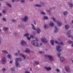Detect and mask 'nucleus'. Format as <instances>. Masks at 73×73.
<instances>
[{"label":"nucleus","instance_id":"obj_1","mask_svg":"<svg viewBox=\"0 0 73 73\" xmlns=\"http://www.w3.org/2000/svg\"><path fill=\"white\" fill-rule=\"evenodd\" d=\"M56 49L58 53L57 54L58 57H60L61 55V53H60L63 49H61V46L60 45H56Z\"/></svg>","mask_w":73,"mask_h":73},{"label":"nucleus","instance_id":"obj_2","mask_svg":"<svg viewBox=\"0 0 73 73\" xmlns=\"http://www.w3.org/2000/svg\"><path fill=\"white\" fill-rule=\"evenodd\" d=\"M22 60V59L21 58H15V61L16 62L15 65H16V67H18V68L21 67V65L19 63L18 61H21Z\"/></svg>","mask_w":73,"mask_h":73},{"label":"nucleus","instance_id":"obj_3","mask_svg":"<svg viewBox=\"0 0 73 73\" xmlns=\"http://www.w3.org/2000/svg\"><path fill=\"white\" fill-rule=\"evenodd\" d=\"M40 4H36L34 5V7H38V8H41V7H44L45 6V3L43 2L40 1Z\"/></svg>","mask_w":73,"mask_h":73},{"label":"nucleus","instance_id":"obj_4","mask_svg":"<svg viewBox=\"0 0 73 73\" xmlns=\"http://www.w3.org/2000/svg\"><path fill=\"white\" fill-rule=\"evenodd\" d=\"M51 19L53 20L54 22H56L57 23V25L58 27H61L62 25V23L59 21H56V19L54 17H51Z\"/></svg>","mask_w":73,"mask_h":73},{"label":"nucleus","instance_id":"obj_5","mask_svg":"<svg viewBox=\"0 0 73 73\" xmlns=\"http://www.w3.org/2000/svg\"><path fill=\"white\" fill-rule=\"evenodd\" d=\"M1 62L3 65H5L7 62V58L5 56L2 57Z\"/></svg>","mask_w":73,"mask_h":73},{"label":"nucleus","instance_id":"obj_6","mask_svg":"<svg viewBox=\"0 0 73 73\" xmlns=\"http://www.w3.org/2000/svg\"><path fill=\"white\" fill-rule=\"evenodd\" d=\"M32 44L34 46L36 47H40V46L38 45V43L36 40H33L32 41Z\"/></svg>","mask_w":73,"mask_h":73},{"label":"nucleus","instance_id":"obj_7","mask_svg":"<svg viewBox=\"0 0 73 73\" xmlns=\"http://www.w3.org/2000/svg\"><path fill=\"white\" fill-rule=\"evenodd\" d=\"M45 57L46 58H49V60L51 61H53V60H54V58H53L52 55H45Z\"/></svg>","mask_w":73,"mask_h":73},{"label":"nucleus","instance_id":"obj_8","mask_svg":"<svg viewBox=\"0 0 73 73\" xmlns=\"http://www.w3.org/2000/svg\"><path fill=\"white\" fill-rule=\"evenodd\" d=\"M21 44L22 46H25L27 45V42L23 40L21 41Z\"/></svg>","mask_w":73,"mask_h":73},{"label":"nucleus","instance_id":"obj_9","mask_svg":"<svg viewBox=\"0 0 73 73\" xmlns=\"http://www.w3.org/2000/svg\"><path fill=\"white\" fill-rule=\"evenodd\" d=\"M21 20L23 21H24L26 23L28 20V17L27 16H25L24 18H21Z\"/></svg>","mask_w":73,"mask_h":73},{"label":"nucleus","instance_id":"obj_10","mask_svg":"<svg viewBox=\"0 0 73 73\" xmlns=\"http://www.w3.org/2000/svg\"><path fill=\"white\" fill-rule=\"evenodd\" d=\"M65 70L67 72H70V67L69 66H65Z\"/></svg>","mask_w":73,"mask_h":73},{"label":"nucleus","instance_id":"obj_11","mask_svg":"<svg viewBox=\"0 0 73 73\" xmlns=\"http://www.w3.org/2000/svg\"><path fill=\"white\" fill-rule=\"evenodd\" d=\"M41 40H42V41L43 43H45V44H46V43H47V42H48V40L45 38H42L41 39Z\"/></svg>","mask_w":73,"mask_h":73},{"label":"nucleus","instance_id":"obj_12","mask_svg":"<svg viewBox=\"0 0 73 73\" xmlns=\"http://www.w3.org/2000/svg\"><path fill=\"white\" fill-rule=\"evenodd\" d=\"M44 69L46 70L47 71H49L50 70H52V68L49 67H48L46 66H44Z\"/></svg>","mask_w":73,"mask_h":73},{"label":"nucleus","instance_id":"obj_13","mask_svg":"<svg viewBox=\"0 0 73 73\" xmlns=\"http://www.w3.org/2000/svg\"><path fill=\"white\" fill-rule=\"evenodd\" d=\"M59 59L61 62H63L65 61V58L63 57H60Z\"/></svg>","mask_w":73,"mask_h":73},{"label":"nucleus","instance_id":"obj_14","mask_svg":"<svg viewBox=\"0 0 73 73\" xmlns=\"http://www.w3.org/2000/svg\"><path fill=\"white\" fill-rule=\"evenodd\" d=\"M58 31V28H57L56 26H55V29L54 31V33H57Z\"/></svg>","mask_w":73,"mask_h":73},{"label":"nucleus","instance_id":"obj_15","mask_svg":"<svg viewBox=\"0 0 73 73\" xmlns=\"http://www.w3.org/2000/svg\"><path fill=\"white\" fill-rule=\"evenodd\" d=\"M37 34H40L41 33V30L40 28H37L36 30Z\"/></svg>","mask_w":73,"mask_h":73},{"label":"nucleus","instance_id":"obj_16","mask_svg":"<svg viewBox=\"0 0 73 73\" xmlns=\"http://www.w3.org/2000/svg\"><path fill=\"white\" fill-rule=\"evenodd\" d=\"M25 53H30V50L28 48H26V50L25 51Z\"/></svg>","mask_w":73,"mask_h":73},{"label":"nucleus","instance_id":"obj_17","mask_svg":"<svg viewBox=\"0 0 73 73\" xmlns=\"http://www.w3.org/2000/svg\"><path fill=\"white\" fill-rule=\"evenodd\" d=\"M66 34L67 35H70V34H71V30H70L68 31V32L66 33Z\"/></svg>","mask_w":73,"mask_h":73},{"label":"nucleus","instance_id":"obj_18","mask_svg":"<svg viewBox=\"0 0 73 73\" xmlns=\"http://www.w3.org/2000/svg\"><path fill=\"white\" fill-rule=\"evenodd\" d=\"M65 28L66 29H69V28H70V26L68 25H65Z\"/></svg>","mask_w":73,"mask_h":73},{"label":"nucleus","instance_id":"obj_19","mask_svg":"<svg viewBox=\"0 0 73 73\" xmlns=\"http://www.w3.org/2000/svg\"><path fill=\"white\" fill-rule=\"evenodd\" d=\"M3 31H8L9 30V29H8V27H4L3 28Z\"/></svg>","mask_w":73,"mask_h":73},{"label":"nucleus","instance_id":"obj_20","mask_svg":"<svg viewBox=\"0 0 73 73\" xmlns=\"http://www.w3.org/2000/svg\"><path fill=\"white\" fill-rule=\"evenodd\" d=\"M68 5H69L70 7V8H73V4L72 3H70L69 4V2L68 3Z\"/></svg>","mask_w":73,"mask_h":73},{"label":"nucleus","instance_id":"obj_21","mask_svg":"<svg viewBox=\"0 0 73 73\" xmlns=\"http://www.w3.org/2000/svg\"><path fill=\"white\" fill-rule=\"evenodd\" d=\"M43 19L44 20H48L49 18L46 16H44V17Z\"/></svg>","mask_w":73,"mask_h":73},{"label":"nucleus","instance_id":"obj_22","mask_svg":"<svg viewBox=\"0 0 73 73\" xmlns=\"http://www.w3.org/2000/svg\"><path fill=\"white\" fill-rule=\"evenodd\" d=\"M2 52L3 53H6V54H8V52L6 50H3L2 51Z\"/></svg>","mask_w":73,"mask_h":73},{"label":"nucleus","instance_id":"obj_23","mask_svg":"<svg viewBox=\"0 0 73 73\" xmlns=\"http://www.w3.org/2000/svg\"><path fill=\"white\" fill-rule=\"evenodd\" d=\"M7 57H8V58L10 60H11L12 59V56H11V54L8 55L7 56Z\"/></svg>","mask_w":73,"mask_h":73},{"label":"nucleus","instance_id":"obj_24","mask_svg":"<svg viewBox=\"0 0 73 73\" xmlns=\"http://www.w3.org/2000/svg\"><path fill=\"white\" fill-rule=\"evenodd\" d=\"M40 14L42 15H46V13L43 11H42L40 12Z\"/></svg>","mask_w":73,"mask_h":73},{"label":"nucleus","instance_id":"obj_25","mask_svg":"<svg viewBox=\"0 0 73 73\" xmlns=\"http://www.w3.org/2000/svg\"><path fill=\"white\" fill-rule=\"evenodd\" d=\"M50 27H53L54 26V24L52 22L50 23Z\"/></svg>","mask_w":73,"mask_h":73},{"label":"nucleus","instance_id":"obj_26","mask_svg":"<svg viewBox=\"0 0 73 73\" xmlns=\"http://www.w3.org/2000/svg\"><path fill=\"white\" fill-rule=\"evenodd\" d=\"M29 35V34L28 33H26L24 35V36L25 37H28V36Z\"/></svg>","mask_w":73,"mask_h":73},{"label":"nucleus","instance_id":"obj_27","mask_svg":"<svg viewBox=\"0 0 73 73\" xmlns=\"http://www.w3.org/2000/svg\"><path fill=\"white\" fill-rule=\"evenodd\" d=\"M51 43L52 44V45L53 46L54 45V40H50Z\"/></svg>","mask_w":73,"mask_h":73},{"label":"nucleus","instance_id":"obj_28","mask_svg":"<svg viewBox=\"0 0 73 73\" xmlns=\"http://www.w3.org/2000/svg\"><path fill=\"white\" fill-rule=\"evenodd\" d=\"M6 4L7 6H8V7H9L10 8H12V5H11L9 4L8 3H6Z\"/></svg>","mask_w":73,"mask_h":73},{"label":"nucleus","instance_id":"obj_29","mask_svg":"<svg viewBox=\"0 0 73 73\" xmlns=\"http://www.w3.org/2000/svg\"><path fill=\"white\" fill-rule=\"evenodd\" d=\"M18 27L19 28H24V27H23V26L22 25H19Z\"/></svg>","mask_w":73,"mask_h":73},{"label":"nucleus","instance_id":"obj_30","mask_svg":"<svg viewBox=\"0 0 73 73\" xmlns=\"http://www.w3.org/2000/svg\"><path fill=\"white\" fill-rule=\"evenodd\" d=\"M68 42L70 44H72L73 43V42L71 40H68Z\"/></svg>","mask_w":73,"mask_h":73},{"label":"nucleus","instance_id":"obj_31","mask_svg":"<svg viewBox=\"0 0 73 73\" xmlns=\"http://www.w3.org/2000/svg\"><path fill=\"white\" fill-rule=\"evenodd\" d=\"M64 16H66L68 15V12L67 11H66L64 12Z\"/></svg>","mask_w":73,"mask_h":73},{"label":"nucleus","instance_id":"obj_32","mask_svg":"<svg viewBox=\"0 0 73 73\" xmlns=\"http://www.w3.org/2000/svg\"><path fill=\"white\" fill-rule=\"evenodd\" d=\"M68 38L69 37H71V38L72 39V40L73 41V36L72 35H68Z\"/></svg>","mask_w":73,"mask_h":73},{"label":"nucleus","instance_id":"obj_33","mask_svg":"<svg viewBox=\"0 0 73 73\" xmlns=\"http://www.w3.org/2000/svg\"><path fill=\"white\" fill-rule=\"evenodd\" d=\"M2 20L5 22H6V21H7V20L4 17H3L2 18Z\"/></svg>","mask_w":73,"mask_h":73},{"label":"nucleus","instance_id":"obj_34","mask_svg":"<svg viewBox=\"0 0 73 73\" xmlns=\"http://www.w3.org/2000/svg\"><path fill=\"white\" fill-rule=\"evenodd\" d=\"M39 53H40V54H43L44 53H45V52H42V51H39Z\"/></svg>","mask_w":73,"mask_h":73},{"label":"nucleus","instance_id":"obj_35","mask_svg":"<svg viewBox=\"0 0 73 73\" xmlns=\"http://www.w3.org/2000/svg\"><path fill=\"white\" fill-rule=\"evenodd\" d=\"M55 42L56 44H58V45L60 44V43H59L58 41H57V40H55Z\"/></svg>","mask_w":73,"mask_h":73},{"label":"nucleus","instance_id":"obj_36","mask_svg":"<svg viewBox=\"0 0 73 73\" xmlns=\"http://www.w3.org/2000/svg\"><path fill=\"white\" fill-rule=\"evenodd\" d=\"M59 45H64V43L62 42H60V43Z\"/></svg>","mask_w":73,"mask_h":73},{"label":"nucleus","instance_id":"obj_37","mask_svg":"<svg viewBox=\"0 0 73 73\" xmlns=\"http://www.w3.org/2000/svg\"><path fill=\"white\" fill-rule=\"evenodd\" d=\"M44 28L45 29L47 28V26H46V25H44Z\"/></svg>","mask_w":73,"mask_h":73},{"label":"nucleus","instance_id":"obj_38","mask_svg":"<svg viewBox=\"0 0 73 73\" xmlns=\"http://www.w3.org/2000/svg\"><path fill=\"white\" fill-rule=\"evenodd\" d=\"M2 12L3 13L5 14V13H6V11L5 10H3L2 11Z\"/></svg>","mask_w":73,"mask_h":73},{"label":"nucleus","instance_id":"obj_39","mask_svg":"<svg viewBox=\"0 0 73 73\" xmlns=\"http://www.w3.org/2000/svg\"><path fill=\"white\" fill-rule=\"evenodd\" d=\"M27 39L29 41H30V40H31V38H30V37H29V36L27 37Z\"/></svg>","mask_w":73,"mask_h":73},{"label":"nucleus","instance_id":"obj_40","mask_svg":"<svg viewBox=\"0 0 73 73\" xmlns=\"http://www.w3.org/2000/svg\"><path fill=\"white\" fill-rule=\"evenodd\" d=\"M11 70L14 71L15 70V68H11Z\"/></svg>","mask_w":73,"mask_h":73},{"label":"nucleus","instance_id":"obj_41","mask_svg":"<svg viewBox=\"0 0 73 73\" xmlns=\"http://www.w3.org/2000/svg\"><path fill=\"white\" fill-rule=\"evenodd\" d=\"M19 55L21 57H23V56L24 55V54H23V53H20L19 54Z\"/></svg>","mask_w":73,"mask_h":73},{"label":"nucleus","instance_id":"obj_42","mask_svg":"<svg viewBox=\"0 0 73 73\" xmlns=\"http://www.w3.org/2000/svg\"><path fill=\"white\" fill-rule=\"evenodd\" d=\"M12 21V22H13L14 23H15L16 22V21L14 20V19H12L11 20Z\"/></svg>","mask_w":73,"mask_h":73},{"label":"nucleus","instance_id":"obj_43","mask_svg":"<svg viewBox=\"0 0 73 73\" xmlns=\"http://www.w3.org/2000/svg\"><path fill=\"white\" fill-rule=\"evenodd\" d=\"M32 29H33V30H35V31H36V29H35V26L34 27H33L32 28Z\"/></svg>","mask_w":73,"mask_h":73},{"label":"nucleus","instance_id":"obj_44","mask_svg":"<svg viewBox=\"0 0 73 73\" xmlns=\"http://www.w3.org/2000/svg\"><path fill=\"white\" fill-rule=\"evenodd\" d=\"M35 63L36 64V65H38V64H39V62H35Z\"/></svg>","mask_w":73,"mask_h":73},{"label":"nucleus","instance_id":"obj_45","mask_svg":"<svg viewBox=\"0 0 73 73\" xmlns=\"http://www.w3.org/2000/svg\"><path fill=\"white\" fill-rule=\"evenodd\" d=\"M22 57H23V58L24 60H25L26 58L25 57V55H24V54L23 55V56H22Z\"/></svg>","mask_w":73,"mask_h":73},{"label":"nucleus","instance_id":"obj_46","mask_svg":"<svg viewBox=\"0 0 73 73\" xmlns=\"http://www.w3.org/2000/svg\"><path fill=\"white\" fill-rule=\"evenodd\" d=\"M56 70L58 72H60V69H57Z\"/></svg>","mask_w":73,"mask_h":73},{"label":"nucleus","instance_id":"obj_47","mask_svg":"<svg viewBox=\"0 0 73 73\" xmlns=\"http://www.w3.org/2000/svg\"><path fill=\"white\" fill-rule=\"evenodd\" d=\"M21 2L22 3H25V1L24 0H21Z\"/></svg>","mask_w":73,"mask_h":73},{"label":"nucleus","instance_id":"obj_48","mask_svg":"<svg viewBox=\"0 0 73 73\" xmlns=\"http://www.w3.org/2000/svg\"><path fill=\"white\" fill-rule=\"evenodd\" d=\"M19 53H16L15 54V56H18V54H19Z\"/></svg>","mask_w":73,"mask_h":73},{"label":"nucleus","instance_id":"obj_49","mask_svg":"<svg viewBox=\"0 0 73 73\" xmlns=\"http://www.w3.org/2000/svg\"><path fill=\"white\" fill-rule=\"evenodd\" d=\"M6 70V69L5 68H3L2 69V71L3 72H4Z\"/></svg>","mask_w":73,"mask_h":73},{"label":"nucleus","instance_id":"obj_50","mask_svg":"<svg viewBox=\"0 0 73 73\" xmlns=\"http://www.w3.org/2000/svg\"><path fill=\"white\" fill-rule=\"evenodd\" d=\"M10 64H12L13 63V61H12V60H11L10 62H9Z\"/></svg>","mask_w":73,"mask_h":73},{"label":"nucleus","instance_id":"obj_51","mask_svg":"<svg viewBox=\"0 0 73 73\" xmlns=\"http://www.w3.org/2000/svg\"><path fill=\"white\" fill-rule=\"evenodd\" d=\"M33 23L35 24V25H36V22L35 21H33Z\"/></svg>","mask_w":73,"mask_h":73},{"label":"nucleus","instance_id":"obj_52","mask_svg":"<svg viewBox=\"0 0 73 73\" xmlns=\"http://www.w3.org/2000/svg\"><path fill=\"white\" fill-rule=\"evenodd\" d=\"M15 0H12L11 1L12 3H15Z\"/></svg>","mask_w":73,"mask_h":73},{"label":"nucleus","instance_id":"obj_53","mask_svg":"<svg viewBox=\"0 0 73 73\" xmlns=\"http://www.w3.org/2000/svg\"><path fill=\"white\" fill-rule=\"evenodd\" d=\"M40 45H39V46H40H40H41V45H42V43H40Z\"/></svg>","mask_w":73,"mask_h":73},{"label":"nucleus","instance_id":"obj_54","mask_svg":"<svg viewBox=\"0 0 73 73\" xmlns=\"http://www.w3.org/2000/svg\"><path fill=\"white\" fill-rule=\"evenodd\" d=\"M30 37L31 38H33L34 37L33 36V35H30Z\"/></svg>","mask_w":73,"mask_h":73},{"label":"nucleus","instance_id":"obj_55","mask_svg":"<svg viewBox=\"0 0 73 73\" xmlns=\"http://www.w3.org/2000/svg\"><path fill=\"white\" fill-rule=\"evenodd\" d=\"M25 73H30V72H29V71H26L25 72Z\"/></svg>","mask_w":73,"mask_h":73},{"label":"nucleus","instance_id":"obj_56","mask_svg":"<svg viewBox=\"0 0 73 73\" xmlns=\"http://www.w3.org/2000/svg\"><path fill=\"white\" fill-rule=\"evenodd\" d=\"M14 35H17V33H14Z\"/></svg>","mask_w":73,"mask_h":73},{"label":"nucleus","instance_id":"obj_57","mask_svg":"<svg viewBox=\"0 0 73 73\" xmlns=\"http://www.w3.org/2000/svg\"><path fill=\"white\" fill-rule=\"evenodd\" d=\"M31 59H32V60H34L35 59V58L34 57H32L31 58Z\"/></svg>","mask_w":73,"mask_h":73},{"label":"nucleus","instance_id":"obj_58","mask_svg":"<svg viewBox=\"0 0 73 73\" xmlns=\"http://www.w3.org/2000/svg\"><path fill=\"white\" fill-rule=\"evenodd\" d=\"M1 39L0 38V45H1Z\"/></svg>","mask_w":73,"mask_h":73},{"label":"nucleus","instance_id":"obj_59","mask_svg":"<svg viewBox=\"0 0 73 73\" xmlns=\"http://www.w3.org/2000/svg\"><path fill=\"white\" fill-rule=\"evenodd\" d=\"M36 63H35L33 64V66H36Z\"/></svg>","mask_w":73,"mask_h":73},{"label":"nucleus","instance_id":"obj_60","mask_svg":"<svg viewBox=\"0 0 73 73\" xmlns=\"http://www.w3.org/2000/svg\"><path fill=\"white\" fill-rule=\"evenodd\" d=\"M18 53H19V54H20V51H19V50H18Z\"/></svg>","mask_w":73,"mask_h":73},{"label":"nucleus","instance_id":"obj_61","mask_svg":"<svg viewBox=\"0 0 73 73\" xmlns=\"http://www.w3.org/2000/svg\"><path fill=\"white\" fill-rule=\"evenodd\" d=\"M31 25H32V26H33V27H35V26H34V25L32 24H31Z\"/></svg>","mask_w":73,"mask_h":73},{"label":"nucleus","instance_id":"obj_62","mask_svg":"<svg viewBox=\"0 0 73 73\" xmlns=\"http://www.w3.org/2000/svg\"><path fill=\"white\" fill-rule=\"evenodd\" d=\"M47 12H50V10H47Z\"/></svg>","mask_w":73,"mask_h":73},{"label":"nucleus","instance_id":"obj_63","mask_svg":"<svg viewBox=\"0 0 73 73\" xmlns=\"http://www.w3.org/2000/svg\"><path fill=\"white\" fill-rule=\"evenodd\" d=\"M35 39L36 41H38V39H37V38H35Z\"/></svg>","mask_w":73,"mask_h":73},{"label":"nucleus","instance_id":"obj_64","mask_svg":"<svg viewBox=\"0 0 73 73\" xmlns=\"http://www.w3.org/2000/svg\"><path fill=\"white\" fill-rule=\"evenodd\" d=\"M2 16V14H1V13H0V16Z\"/></svg>","mask_w":73,"mask_h":73}]
</instances>
